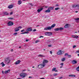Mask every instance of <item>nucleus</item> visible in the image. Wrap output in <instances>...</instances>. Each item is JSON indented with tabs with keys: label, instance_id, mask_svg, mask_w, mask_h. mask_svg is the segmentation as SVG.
I'll use <instances>...</instances> for the list:
<instances>
[{
	"label": "nucleus",
	"instance_id": "nucleus-60",
	"mask_svg": "<svg viewBox=\"0 0 79 79\" xmlns=\"http://www.w3.org/2000/svg\"><path fill=\"white\" fill-rule=\"evenodd\" d=\"M45 7L46 8H47L48 6H45Z\"/></svg>",
	"mask_w": 79,
	"mask_h": 79
},
{
	"label": "nucleus",
	"instance_id": "nucleus-29",
	"mask_svg": "<svg viewBox=\"0 0 79 79\" xmlns=\"http://www.w3.org/2000/svg\"><path fill=\"white\" fill-rule=\"evenodd\" d=\"M21 2L20 1H19L18 2V4L19 5H20V4H21Z\"/></svg>",
	"mask_w": 79,
	"mask_h": 79
},
{
	"label": "nucleus",
	"instance_id": "nucleus-18",
	"mask_svg": "<svg viewBox=\"0 0 79 79\" xmlns=\"http://www.w3.org/2000/svg\"><path fill=\"white\" fill-rule=\"evenodd\" d=\"M10 72V70L9 69L7 71H5V74H6L8 73H9V72Z\"/></svg>",
	"mask_w": 79,
	"mask_h": 79
},
{
	"label": "nucleus",
	"instance_id": "nucleus-38",
	"mask_svg": "<svg viewBox=\"0 0 79 79\" xmlns=\"http://www.w3.org/2000/svg\"><path fill=\"white\" fill-rule=\"evenodd\" d=\"M8 19H13V18L10 17V18H8Z\"/></svg>",
	"mask_w": 79,
	"mask_h": 79
},
{
	"label": "nucleus",
	"instance_id": "nucleus-4",
	"mask_svg": "<svg viewBox=\"0 0 79 79\" xmlns=\"http://www.w3.org/2000/svg\"><path fill=\"white\" fill-rule=\"evenodd\" d=\"M22 27L20 26L19 27H17L16 28L14 29V31L15 32H18V31H19V29H21Z\"/></svg>",
	"mask_w": 79,
	"mask_h": 79
},
{
	"label": "nucleus",
	"instance_id": "nucleus-31",
	"mask_svg": "<svg viewBox=\"0 0 79 79\" xmlns=\"http://www.w3.org/2000/svg\"><path fill=\"white\" fill-rule=\"evenodd\" d=\"M76 7H77V8L78 9H79V4H77V5H76Z\"/></svg>",
	"mask_w": 79,
	"mask_h": 79
},
{
	"label": "nucleus",
	"instance_id": "nucleus-54",
	"mask_svg": "<svg viewBox=\"0 0 79 79\" xmlns=\"http://www.w3.org/2000/svg\"><path fill=\"white\" fill-rule=\"evenodd\" d=\"M2 73H3V74H4V71H2Z\"/></svg>",
	"mask_w": 79,
	"mask_h": 79
},
{
	"label": "nucleus",
	"instance_id": "nucleus-64",
	"mask_svg": "<svg viewBox=\"0 0 79 79\" xmlns=\"http://www.w3.org/2000/svg\"><path fill=\"white\" fill-rule=\"evenodd\" d=\"M17 79H21V78H17Z\"/></svg>",
	"mask_w": 79,
	"mask_h": 79
},
{
	"label": "nucleus",
	"instance_id": "nucleus-63",
	"mask_svg": "<svg viewBox=\"0 0 79 79\" xmlns=\"http://www.w3.org/2000/svg\"><path fill=\"white\" fill-rule=\"evenodd\" d=\"M77 55L78 56H79V54H78Z\"/></svg>",
	"mask_w": 79,
	"mask_h": 79
},
{
	"label": "nucleus",
	"instance_id": "nucleus-44",
	"mask_svg": "<svg viewBox=\"0 0 79 79\" xmlns=\"http://www.w3.org/2000/svg\"><path fill=\"white\" fill-rule=\"evenodd\" d=\"M57 75V73H55L54 74V76H56Z\"/></svg>",
	"mask_w": 79,
	"mask_h": 79
},
{
	"label": "nucleus",
	"instance_id": "nucleus-26",
	"mask_svg": "<svg viewBox=\"0 0 79 79\" xmlns=\"http://www.w3.org/2000/svg\"><path fill=\"white\" fill-rule=\"evenodd\" d=\"M62 61H64V60H65V58H63L61 59Z\"/></svg>",
	"mask_w": 79,
	"mask_h": 79
},
{
	"label": "nucleus",
	"instance_id": "nucleus-1",
	"mask_svg": "<svg viewBox=\"0 0 79 79\" xmlns=\"http://www.w3.org/2000/svg\"><path fill=\"white\" fill-rule=\"evenodd\" d=\"M10 60L9 57H7L5 59V62L6 64H9L10 63Z\"/></svg>",
	"mask_w": 79,
	"mask_h": 79
},
{
	"label": "nucleus",
	"instance_id": "nucleus-58",
	"mask_svg": "<svg viewBox=\"0 0 79 79\" xmlns=\"http://www.w3.org/2000/svg\"><path fill=\"white\" fill-rule=\"evenodd\" d=\"M62 78V77H60V79H61Z\"/></svg>",
	"mask_w": 79,
	"mask_h": 79
},
{
	"label": "nucleus",
	"instance_id": "nucleus-40",
	"mask_svg": "<svg viewBox=\"0 0 79 79\" xmlns=\"http://www.w3.org/2000/svg\"><path fill=\"white\" fill-rule=\"evenodd\" d=\"M76 46L75 45H74V46H73V48H75L76 47Z\"/></svg>",
	"mask_w": 79,
	"mask_h": 79
},
{
	"label": "nucleus",
	"instance_id": "nucleus-39",
	"mask_svg": "<svg viewBox=\"0 0 79 79\" xmlns=\"http://www.w3.org/2000/svg\"><path fill=\"white\" fill-rule=\"evenodd\" d=\"M18 34V33L17 32H15L14 34V35H16Z\"/></svg>",
	"mask_w": 79,
	"mask_h": 79
},
{
	"label": "nucleus",
	"instance_id": "nucleus-30",
	"mask_svg": "<svg viewBox=\"0 0 79 79\" xmlns=\"http://www.w3.org/2000/svg\"><path fill=\"white\" fill-rule=\"evenodd\" d=\"M76 70L77 71H78L79 72V66L77 68Z\"/></svg>",
	"mask_w": 79,
	"mask_h": 79
},
{
	"label": "nucleus",
	"instance_id": "nucleus-47",
	"mask_svg": "<svg viewBox=\"0 0 79 79\" xmlns=\"http://www.w3.org/2000/svg\"><path fill=\"white\" fill-rule=\"evenodd\" d=\"M63 64H64L63 63H61L60 64V65H62V66H63Z\"/></svg>",
	"mask_w": 79,
	"mask_h": 79
},
{
	"label": "nucleus",
	"instance_id": "nucleus-10",
	"mask_svg": "<svg viewBox=\"0 0 79 79\" xmlns=\"http://www.w3.org/2000/svg\"><path fill=\"white\" fill-rule=\"evenodd\" d=\"M57 54L58 55H61L62 54V51L60 50L57 52Z\"/></svg>",
	"mask_w": 79,
	"mask_h": 79
},
{
	"label": "nucleus",
	"instance_id": "nucleus-59",
	"mask_svg": "<svg viewBox=\"0 0 79 79\" xmlns=\"http://www.w3.org/2000/svg\"><path fill=\"white\" fill-rule=\"evenodd\" d=\"M21 48V46H19V48Z\"/></svg>",
	"mask_w": 79,
	"mask_h": 79
},
{
	"label": "nucleus",
	"instance_id": "nucleus-5",
	"mask_svg": "<svg viewBox=\"0 0 79 79\" xmlns=\"http://www.w3.org/2000/svg\"><path fill=\"white\" fill-rule=\"evenodd\" d=\"M48 61L47 60H43V64L44 65H46V64L48 63Z\"/></svg>",
	"mask_w": 79,
	"mask_h": 79
},
{
	"label": "nucleus",
	"instance_id": "nucleus-48",
	"mask_svg": "<svg viewBox=\"0 0 79 79\" xmlns=\"http://www.w3.org/2000/svg\"><path fill=\"white\" fill-rule=\"evenodd\" d=\"M59 6V5H58V4H56V5H55V6L56 7H57V6Z\"/></svg>",
	"mask_w": 79,
	"mask_h": 79
},
{
	"label": "nucleus",
	"instance_id": "nucleus-37",
	"mask_svg": "<svg viewBox=\"0 0 79 79\" xmlns=\"http://www.w3.org/2000/svg\"><path fill=\"white\" fill-rule=\"evenodd\" d=\"M39 42V40H37L35 42V43H38Z\"/></svg>",
	"mask_w": 79,
	"mask_h": 79
},
{
	"label": "nucleus",
	"instance_id": "nucleus-57",
	"mask_svg": "<svg viewBox=\"0 0 79 79\" xmlns=\"http://www.w3.org/2000/svg\"><path fill=\"white\" fill-rule=\"evenodd\" d=\"M75 52L78 53H79V51H77L76 52Z\"/></svg>",
	"mask_w": 79,
	"mask_h": 79
},
{
	"label": "nucleus",
	"instance_id": "nucleus-15",
	"mask_svg": "<svg viewBox=\"0 0 79 79\" xmlns=\"http://www.w3.org/2000/svg\"><path fill=\"white\" fill-rule=\"evenodd\" d=\"M13 7V6L12 5H10V6H8V8L9 9H11Z\"/></svg>",
	"mask_w": 79,
	"mask_h": 79
},
{
	"label": "nucleus",
	"instance_id": "nucleus-34",
	"mask_svg": "<svg viewBox=\"0 0 79 79\" xmlns=\"http://www.w3.org/2000/svg\"><path fill=\"white\" fill-rule=\"evenodd\" d=\"M44 30H48V27H46L44 28Z\"/></svg>",
	"mask_w": 79,
	"mask_h": 79
},
{
	"label": "nucleus",
	"instance_id": "nucleus-52",
	"mask_svg": "<svg viewBox=\"0 0 79 79\" xmlns=\"http://www.w3.org/2000/svg\"><path fill=\"white\" fill-rule=\"evenodd\" d=\"M50 52L51 54H52V51H50Z\"/></svg>",
	"mask_w": 79,
	"mask_h": 79
},
{
	"label": "nucleus",
	"instance_id": "nucleus-3",
	"mask_svg": "<svg viewBox=\"0 0 79 79\" xmlns=\"http://www.w3.org/2000/svg\"><path fill=\"white\" fill-rule=\"evenodd\" d=\"M45 65H44L43 64H40L38 66V68L40 69L41 68H44V67H45Z\"/></svg>",
	"mask_w": 79,
	"mask_h": 79
},
{
	"label": "nucleus",
	"instance_id": "nucleus-7",
	"mask_svg": "<svg viewBox=\"0 0 79 79\" xmlns=\"http://www.w3.org/2000/svg\"><path fill=\"white\" fill-rule=\"evenodd\" d=\"M7 24L9 26H12L13 25V23L11 21H10L7 23Z\"/></svg>",
	"mask_w": 79,
	"mask_h": 79
},
{
	"label": "nucleus",
	"instance_id": "nucleus-62",
	"mask_svg": "<svg viewBox=\"0 0 79 79\" xmlns=\"http://www.w3.org/2000/svg\"><path fill=\"white\" fill-rule=\"evenodd\" d=\"M13 49H12L11 50V52H13Z\"/></svg>",
	"mask_w": 79,
	"mask_h": 79
},
{
	"label": "nucleus",
	"instance_id": "nucleus-28",
	"mask_svg": "<svg viewBox=\"0 0 79 79\" xmlns=\"http://www.w3.org/2000/svg\"><path fill=\"white\" fill-rule=\"evenodd\" d=\"M60 9V8L59 7H56L55 9V10H59Z\"/></svg>",
	"mask_w": 79,
	"mask_h": 79
},
{
	"label": "nucleus",
	"instance_id": "nucleus-53",
	"mask_svg": "<svg viewBox=\"0 0 79 79\" xmlns=\"http://www.w3.org/2000/svg\"><path fill=\"white\" fill-rule=\"evenodd\" d=\"M25 34V32H22L21 33V34Z\"/></svg>",
	"mask_w": 79,
	"mask_h": 79
},
{
	"label": "nucleus",
	"instance_id": "nucleus-32",
	"mask_svg": "<svg viewBox=\"0 0 79 79\" xmlns=\"http://www.w3.org/2000/svg\"><path fill=\"white\" fill-rule=\"evenodd\" d=\"M76 5H74L73 6V8H76Z\"/></svg>",
	"mask_w": 79,
	"mask_h": 79
},
{
	"label": "nucleus",
	"instance_id": "nucleus-50",
	"mask_svg": "<svg viewBox=\"0 0 79 79\" xmlns=\"http://www.w3.org/2000/svg\"><path fill=\"white\" fill-rule=\"evenodd\" d=\"M24 31V30H22L21 31V32H23Z\"/></svg>",
	"mask_w": 79,
	"mask_h": 79
},
{
	"label": "nucleus",
	"instance_id": "nucleus-56",
	"mask_svg": "<svg viewBox=\"0 0 79 79\" xmlns=\"http://www.w3.org/2000/svg\"><path fill=\"white\" fill-rule=\"evenodd\" d=\"M29 78L31 79V78H32V77H29Z\"/></svg>",
	"mask_w": 79,
	"mask_h": 79
},
{
	"label": "nucleus",
	"instance_id": "nucleus-21",
	"mask_svg": "<svg viewBox=\"0 0 79 79\" xmlns=\"http://www.w3.org/2000/svg\"><path fill=\"white\" fill-rule=\"evenodd\" d=\"M0 64L2 65V67H3L5 66V64H4V63H3V62H2Z\"/></svg>",
	"mask_w": 79,
	"mask_h": 79
},
{
	"label": "nucleus",
	"instance_id": "nucleus-36",
	"mask_svg": "<svg viewBox=\"0 0 79 79\" xmlns=\"http://www.w3.org/2000/svg\"><path fill=\"white\" fill-rule=\"evenodd\" d=\"M79 20V18L75 19V21H78Z\"/></svg>",
	"mask_w": 79,
	"mask_h": 79
},
{
	"label": "nucleus",
	"instance_id": "nucleus-2",
	"mask_svg": "<svg viewBox=\"0 0 79 79\" xmlns=\"http://www.w3.org/2000/svg\"><path fill=\"white\" fill-rule=\"evenodd\" d=\"M27 76V74L26 73H22L20 74V76L22 77V78H24L26 76Z\"/></svg>",
	"mask_w": 79,
	"mask_h": 79
},
{
	"label": "nucleus",
	"instance_id": "nucleus-43",
	"mask_svg": "<svg viewBox=\"0 0 79 79\" xmlns=\"http://www.w3.org/2000/svg\"><path fill=\"white\" fill-rule=\"evenodd\" d=\"M29 32H25V34H28Z\"/></svg>",
	"mask_w": 79,
	"mask_h": 79
},
{
	"label": "nucleus",
	"instance_id": "nucleus-9",
	"mask_svg": "<svg viewBox=\"0 0 79 79\" xmlns=\"http://www.w3.org/2000/svg\"><path fill=\"white\" fill-rule=\"evenodd\" d=\"M70 25L69 24H66L65 26H64V27L65 28H69V27Z\"/></svg>",
	"mask_w": 79,
	"mask_h": 79
},
{
	"label": "nucleus",
	"instance_id": "nucleus-24",
	"mask_svg": "<svg viewBox=\"0 0 79 79\" xmlns=\"http://www.w3.org/2000/svg\"><path fill=\"white\" fill-rule=\"evenodd\" d=\"M52 35V32H48V36H51Z\"/></svg>",
	"mask_w": 79,
	"mask_h": 79
},
{
	"label": "nucleus",
	"instance_id": "nucleus-13",
	"mask_svg": "<svg viewBox=\"0 0 79 79\" xmlns=\"http://www.w3.org/2000/svg\"><path fill=\"white\" fill-rule=\"evenodd\" d=\"M72 36V37H73L75 39H77V38H79V37L77 35H73Z\"/></svg>",
	"mask_w": 79,
	"mask_h": 79
},
{
	"label": "nucleus",
	"instance_id": "nucleus-12",
	"mask_svg": "<svg viewBox=\"0 0 79 79\" xmlns=\"http://www.w3.org/2000/svg\"><path fill=\"white\" fill-rule=\"evenodd\" d=\"M43 9V8H41V9H39L37 10L38 12V13L40 12Z\"/></svg>",
	"mask_w": 79,
	"mask_h": 79
},
{
	"label": "nucleus",
	"instance_id": "nucleus-35",
	"mask_svg": "<svg viewBox=\"0 0 79 79\" xmlns=\"http://www.w3.org/2000/svg\"><path fill=\"white\" fill-rule=\"evenodd\" d=\"M48 32H45V35H48Z\"/></svg>",
	"mask_w": 79,
	"mask_h": 79
},
{
	"label": "nucleus",
	"instance_id": "nucleus-27",
	"mask_svg": "<svg viewBox=\"0 0 79 79\" xmlns=\"http://www.w3.org/2000/svg\"><path fill=\"white\" fill-rule=\"evenodd\" d=\"M39 57H44V56L42 55H38Z\"/></svg>",
	"mask_w": 79,
	"mask_h": 79
},
{
	"label": "nucleus",
	"instance_id": "nucleus-42",
	"mask_svg": "<svg viewBox=\"0 0 79 79\" xmlns=\"http://www.w3.org/2000/svg\"><path fill=\"white\" fill-rule=\"evenodd\" d=\"M26 71V69H24V70H22V72H24Z\"/></svg>",
	"mask_w": 79,
	"mask_h": 79
},
{
	"label": "nucleus",
	"instance_id": "nucleus-46",
	"mask_svg": "<svg viewBox=\"0 0 79 79\" xmlns=\"http://www.w3.org/2000/svg\"><path fill=\"white\" fill-rule=\"evenodd\" d=\"M48 47H52V45H48Z\"/></svg>",
	"mask_w": 79,
	"mask_h": 79
},
{
	"label": "nucleus",
	"instance_id": "nucleus-51",
	"mask_svg": "<svg viewBox=\"0 0 79 79\" xmlns=\"http://www.w3.org/2000/svg\"><path fill=\"white\" fill-rule=\"evenodd\" d=\"M41 37H44V36H40L39 37V38H41Z\"/></svg>",
	"mask_w": 79,
	"mask_h": 79
},
{
	"label": "nucleus",
	"instance_id": "nucleus-20",
	"mask_svg": "<svg viewBox=\"0 0 79 79\" xmlns=\"http://www.w3.org/2000/svg\"><path fill=\"white\" fill-rule=\"evenodd\" d=\"M51 12V10H49L48 9V10H46L45 12L46 13H50Z\"/></svg>",
	"mask_w": 79,
	"mask_h": 79
},
{
	"label": "nucleus",
	"instance_id": "nucleus-11",
	"mask_svg": "<svg viewBox=\"0 0 79 79\" xmlns=\"http://www.w3.org/2000/svg\"><path fill=\"white\" fill-rule=\"evenodd\" d=\"M21 63V61L20 60H18L17 62H15V64H18Z\"/></svg>",
	"mask_w": 79,
	"mask_h": 79
},
{
	"label": "nucleus",
	"instance_id": "nucleus-22",
	"mask_svg": "<svg viewBox=\"0 0 79 79\" xmlns=\"http://www.w3.org/2000/svg\"><path fill=\"white\" fill-rule=\"evenodd\" d=\"M53 7H51L48 8V10H53Z\"/></svg>",
	"mask_w": 79,
	"mask_h": 79
},
{
	"label": "nucleus",
	"instance_id": "nucleus-6",
	"mask_svg": "<svg viewBox=\"0 0 79 79\" xmlns=\"http://www.w3.org/2000/svg\"><path fill=\"white\" fill-rule=\"evenodd\" d=\"M64 28H62V27H60V28H55L54 29L55 31H61V30H63Z\"/></svg>",
	"mask_w": 79,
	"mask_h": 79
},
{
	"label": "nucleus",
	"instance_id": "nucleus-8",
	"mask_svg": "<svg viewBox=\"0 0 79 79\" xmlns=\"http://www.w3.org/2000/svg\"><path fill=\"white\" fill-rule=\"evenodd\" d=\"M33 31V29L30 28H27V30H26V31Z\"/></svg>",
	"mask_w": 79,
	"mask_h": 79
},
{
	"label": "nucleus",
	"instance_id": "nucleus-17",
	"mask_svg": "<svg viewBox=\"0 0 79 79\" xmlns=\"http://www.w3.org/2000/svg\"><path fill=\"white\" fill-rule=\"evenodd\" d=\"M52 71H55V72H57L58 71L56 69V68H55L54 69H52Z\"/></svg>",
	"mask_w": 79,
	"mask_h": 79
},
{
	"label": "nucleus",
	"instance_id": "nucleus-33",
	"mask_svg": "<svg viewBox=\"0 0 79 79\" xmlns=\"http://www.w3.org/2000/svg\"><path fill=\"white\" fill-rule=\"evenodd\" d=\"M67 56H68V58H70L71 57V55H68Z\"/></svg>",
	"mask_w": 79,
	"mask_h": 79
},
{
	"label": "nucleus",
	"instance_id": "nucleus-45",
	"mask_svg": "<svg viewBox=\"0 0 79 79\" xmlns=\"http://www.w3.org/2000/svg\"><path fill=\"white\" fill-rule=\"evenodd\" d=\"M36 31V30L35 29H34V30H33V32H35V31Z\"/></svg>",
	"mask_w": 79,
	"mask_h": 79
},
{
	"label": "nucleus",
	"instance_id": "nucleus-16",
	"mask_svg": "<svg viewBox=\"0 0 79 79\" xmlns=\"http://www.w3.org/2000/svg\"><path fill=\"white\" fill-rule=\"evenodd\" d=\"M72 62L73 64H75L77 63V62L75 60H73Z\"/></svg>",
	"mask_w": 79,
	"mask_h": 79
},
{
	"label": "nucleus",
	"instance_id": "nucleus-25",
	"mask_svg": "<svg viewBox=\"0 0 79 79\" xmlns=\"http://www.w3.org/2000/svg\"><path fill=\"white\" fill-rule=\"evenodd\" d=\"M47 28H48V30H50L52 29V27H48Z\"/></svg>",
	"mask_w": 79,
	"mask_h": 79
},
{
	"label": "nucleus",
	"instance_id": "nucleus-55",
	"mask_svg": "<svg viewBox=\"0 0 79 79\" xmlns=\"http://www.w3.org/2000/svg\"><path fill=\"white\" fill-rule=\"evenodd\" d=\"M29 41L28 40H26V41L27 42H28Z\"/></svg>",
	"mask_w": 79,
	"mask_h": 79
},
{
	"label": "nucleus",
	"instance_id": "nucleus-23",
	"mask_svg": "<svg viewBox=\"0 0 79 79\" xmlns=\"http://www.w3.org/2000/svg\"><path fill=\"white\" fill-rule=\"evenodd\" d=\"M56 26V24H53L52 25H51V27L54 28Z\"/></svg>",
	"mask_w": 79,
	"mask_h": 79
},
{
	"label": "nucleus",
	"instance_id": "nucleus-41",
	"mask_svg": "<svg viewBox=\"0 0 79 79\" xmlns=\"http://www.w3.org/2000/svg\"><path fill=\"white\" fill-rule=\"evenodd\" d=\"M69 54L67 53H66L65 54H64V56H67V55H68Z\"/></svg>",
	"mask_w": 79,
	"mask_h": 79
},
{
	"label": "nucleus",
	"instance_id": "nucleus-49",
	"mask_svg": "<svg viewBox=\"0 0 79 79\" xmlns=\"http://www.w3.org/2000/svg\"><path fill=\"white\" fill-rule=\"evenodd\" d=\"M12 14H13V12H11L10 13V15H12Z\"/></svg>",
	"mask_w": 79,
	"mask_h": 79
},
{
	"label": "nucleus",
	"instance_id": "nucleus-19",
	"mask_svg": "<svg viewBox=\"0 0 79 79\" xmlns=\"http://www.w3.org/2000/svg\"><path fill=\"white\" fill-rule=\"evenodd\" d=\"M69 76L71 77H76V76L73 75H69Z\"/></svg>",
	"mask_w": 79,
	"mask_h": 79
},
{
	"label": "nucleus",
	"instance_id": "nucleus-61",
	"mask_svg": "<svg viewBox=\"0 0 79 79\" xmlns=\"http://www.w3.org/2000/svg\"><path fill=\"white\" fill-rule=\"evenodd\" d=\"M40 25H37V26H36V27H40Z\"/></svg>",
	"mask_w": 79,
	"mask_h": 79
},
{
	"label": "nucleus",
	"instance_id": "nucleus-14",
	"mask_svg": "<svg viewBox=\"0 0 79 79\" xmlns=\"http://www.w3.org/2000/svg\"><path fill=\"white\" fill-rule=\"evenodd\" d=\"M3 14L5 15H9V13H8L7 12H3Z\"/></svg>",
	"mask_w": 79,
	"mask_h": 79
}]
</instances>
